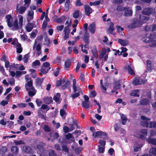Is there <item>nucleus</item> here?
<instances>
[{"mask_svg": "<svg viewBox=\"0 0 156 156\" xmlns=\"http://www.w3.org/2000/svg\"><path fill=\"white\" fill-rule=\"evenodd\" d=\"M19 25L18 24V21L17 18L15 20L12 24L10 22V20L12 19V17L11 15H8L5 16L8 26L9 27H12V29L13 30H17L22 28L23 26V17L20 15H19Z\"/></svg>", "mask_w": 156, "mask_h": 156, "instance_id": "1", "label": "nucleus"}, {"mask_svg": "<svg viewBox=\"0 0 156 156\" xmlns=\"http://www.w3.org/2000/svg\"><path fill=\"white\" fill-rule=\"evenodd\" d=\"M76 80L74 79L73 80V90L74 93L71 95V98L74 99L80 95V94L83 93V91L81 89L79 86H76Z\"/></svg>", "mask_w": 156, "mask_h": 156, "instance_id": "2", "label": "nucleus"}, {"mask_svg": "<svg viewBox=\"0 0 156 156\" xmlns=\"http://www.w3.org/2000/svg\"><path fill=\"white\" fill-rule=\"evenodd\" d=\"M142 25V23L139 20L136 19L133 23L128 25V27L129 28L133 29L137 27H140Z\"/></svg>", "mask_w": 156, "mask_h": 156, "instance_id": "3", "label": "nucleus"}, {"mask_svg": "<svg viewBox=\"0 0 156 156\" xmlns=\"http://www.w3.org/2000/svg\"><path fill=\"white\" fill-rule=\"evenodd\" d=\"M92 135L94 136L95 137L98 136H99L100 137H101V136H104V139H108V138L107 133L101 131H97L95 133H93Z\"/></svg>", "mask_w": 156, "mask_h": 156, "instance_id": "4", "label": "nucleus"}, {"mask_svg": "<svg viewBox=\"0 0 156 156\" xmlns=\"http://www.w3.org/2000/svg\"><path fill=\"white\" fill-rule=\"evenodd\" d=\"M146 81L142 79H135L133 82V84L134 86L144 84Z\"/></svg>", "mask_w": 156, "mask_h": 156, "instance_id": "5", "label": "nucleus"}, {"mask_svg": "<svg viewBox=\"0 0 156 156\" xmlns=\"http://www.w3.org/2000/svg\"><path fill=\"white\" fill-rule=\"evenodd\" d=\"M141 125L143 127L152 128V122H148L147 121H142L140 122Z\"/></svg>", "mask_w": 156, "mask_h": 156, "instance_id": "6", "label": "nucleus"}, {"mask_svg": "<svg viewBox=\"0 0 156 156\" xmlns=\"http://www.w3.org/2000/svg\"><path fill=\"white\" fill-rule=\"evenodd\" d=\"M151 37L152 35L151 34L149 35L148 34H146L145 37L143 38V41L145 43L152 42L154 41V40L153 38Z\"/></svg>", "mask_w": 156, "mask_h": 156, "instance_id": "7", "label": "nucleus"}, {"mask_svg": "<svg viewBox=\"0 0 156 156\" xmlns=\"http://www.w3.org/2000/svg\"><path fill=\"white\" fill-rule=\"evenodd\" d=\"M84 9L85 13L88 16H89L94 11L88 5H85Z\"/></svg>", "mask_w": 156, "mask_h": 156, "instance_id": "8", "label": "nucleus"}, {"mask_svg": "<svg viewBox=\"0 0 156 156\" xmlns=\"http://www.w3.org/2000/svg\"><path fill=\"white\" fill-rule=\"evenodd\" d=\"M46 145L45 143L41 142H40L39 144L37 145L36 147L40 152L43 153L44 151V147Z\"/></svg>", "mask_w": 156, "mask_h": 156, "instance_id": "9", "label": "nucleus"}, {"mask_svg": "<svg viewBox=\"0 0 156 156\" xmlns=\"http://www.w3.org/2000/svg\"><path fill=\"white\" fill-rule=\"evenodd\" d=\"M153 12V9L151 8H147L144 9L142 11L143 14L150 16Z\"/></svg>", "mask_w": 156, "mask_h": 156, "instance_id": "10", "label": "nucleus"}, {"mask_svg": "<svg viewBox=\"0 0 156 156\" xmlns=\"http://www.w3.org/2000/svg\"><path fill=\"white\" fill-rule=\"evenodd\" d=\"M124 15L126 16H131L132 15L133 11L132 9H129L128 7H124Z\"/></svg>", "mask_w": 156, "mask_h": 156, "instance_id": "11", "label": "nucleus"}, {"mask_svg": "<svg viewBox=\"0 0 156 156\" xmlns=\"http://www.w3.org/2000/svg\"><path fill=\"white\" fill-rule=\"evenodd\" d=\"M19 5L18 4L17 5L16 11L17 12L20 14H22L25 11L27 8L25 6H20V8H18Z\"/></svg>", "mask_w": 156, "mask_h": 156, "instance_id": "12", "label": "nucleus"}, {"mask_svg": "<svg viewBox=\"0 0 156 156\" xmlns=\"http://www.w3.org/2000/svg\"><path fill=\"white\" fill-rule=\"evenodd\" d=\"M44 102L46 104L49 105L51 103H53V101L51 97H44L43 99Z\"/></svg>", "mask_w": 156, "mask_h": 156, "instance_id": "13", "label": "nucleus"}, {"mask_svg": "<svg viewBox=\"0 0 156 156\" xmlns=\"http://www.w3.org/2000/svg\"><path fill=\"white\" fill-rule=\"evenodd\" d=\"M23 149L24 151L27 154H30L32 153V149L29 146H23Z\"/></svg>", "mask_w": 156, "mask_h": 156, "instance_id": "14", "label": "nucleus"}, {"mask_svg": "<svg viewBox=\"0 0 156 156\" xmlns=\"http://www.w3.org/2000/svg\"><path fill=\"white\" fill-rule=\"evenodd\" d=\"M33 80H31L28 81L25 84V87L26 89L28 87H30L29 88L31 89V90H35L34 87L33 86Z\"/></svg>", "mask_w": 156, "mask_h": 156, "instance_id": "15", "label": "nucleus"}, {"mask_svg": "<svg viewBox=\"0 0 156 156\" xmlns=\"http://www.w3.org/2000/svg\"><path fill=\"white\" fill-rule=\"evenodd\" d=\"M60 93H57L53 97V99L55 101L57 104H59L60 103V101L59 100L60 98Z\"/></svg>", "mask_w": 156, "mask_h": 156, "instance_id": "16", "label": "nucleus"}, {"mask_svg": "<svg viewBox=\"0 0 156 156\" xmlns=\"http://www.w3.org/2000/svg\"><path fill=\"white\" fill-rule=\"evenodd\" d=\"M118 42L122 46H126L129 44V41L127 40H123L119 39L118 41Z\"/></svg>", "mask_w": 156, "mask_h": 156, "instance_id": "17", "label": "nucleus"}, {"mask_svg": "<svg viewBox=\"0 0 156 156\" xmlns=\"http://www.w3.org/2000/svg\"><path fill=\"white\" fill-rule=\"evenodd\" d=\"M88 29L92 34H94L95 30V24L94 23H92L90 24L89 26Z\"/></svg>", "mask_w": 156, "mask_h": 156, "instance_id": "18", "label": "nucleus"}, {"mask_svg": "<svg viewBox=\"0 0 156 156\" xmlns=\"http://www.w3.org/2000/svg\"><path fill=\"white\" fill-rule=\"evenodd\" d=\"M89 35L88 32H85L83 37V41L86 44H89Z\"/></svg>", "mask_w": 156, "mask_h": 156, "instance_id": "19", "label": "nucleus"}, {"mask_svg": "<svg viewBox=\"0 0 156 156\" xmlns=\"http://www.w3.org/2000/svg\"><path fill=\"white\" fill-rule=\"evenodd\" d=\"M11 152L15 155H17L19 154V148L16 146H13L11 148Z\"/></svg>", "mask_w": 156, "mask_h": 156, "instance_id": "20", "label": "nucleus"}, {"mask_svg": "<svg viewBox=\"0 0 156 156\" xmlns=\"http://www.w3.org/2000/svg\"><path fill=\"white\" fill-rule=\"evenodd\" d=\"M91 52L93 55L96 58L98 57V55L96 46H94L91 49Z\"/></svg>", "mask_w": 156, "mask_h": 156, "instance_id": "21", "label": "nucleus"}, {"mask_svg": "<svg viewBox=\"0 0 156 156\" xmlns=\"http://www.w3.org/2000/svg\"><path fill=\"white\" fill-rule=\"evenodd\" d=\"M33 27V23L28 22L26 26V28L27 32H30L32 31Z\"/></svg>", "mask_w": 156, "mask_h": 156, "instance_id": "22", "label": "nucleus"}, {"mask_svg": "<svg viewBox=\"0 0 156 156\" xmlns=\"http://www.w3.org/2000/svg\"><path fill=\"white\" fill-rule=\"evenodd\" d=\"M16 52L18 54H20L23 51V48L21 47V44L19 43H18L16 45Z\"/></svg>", "mask_w": 156, "mask_h": 156, "instance_id": "23", "label": "nucleus"}, {"mask_svg": "<svg viewBox=\"0 0 156 156\" xmlns=\"http://www.w3.org/2000/svg\"><path fill=\"white\" fill-rule=\"evenodd\" d=\"M146 62L147 69L148 71H151L152 69V63L151 61L147 60Z\"/></svg>", "mask_w": 156, "mask_h": 156, "instance_id": "24", "label": "nucleus"}, {"mask_svg": "<svg viewBox=\"0 0 156 156\" xmlns=\"http://www.w3.org/2000/svg\"><path fill=\"white\" fill-rule=\"evenodd\" d=\"M114 24L113 23L111 22L110 23V26L108 29V31L111 34H112L113 31L115 30V28L114 27Z\"/></svg>", "mask_w": 156, "mask_h": 156, "instance_id": "25", "label": "nucleus"}, {"mask_svg": "<svg viewBox=\"0 0 156 156\" xmlns=\"http://www.w3.org/2000/svg\"><path fill=\"white\" fill-rule=\"evenodd\" d=\"M149 102V100L147 99H144L140 101V104L143 105H147Z\"/></svg>", "mask_w": 156, "mask_h": 156, "instance_id": "26", "label": "nucleus"}, {"mask_svg": "<svg viewBox=\"0 0 156 156\" xmlns=\"http://www.w3.org/2000/svg\"><path fill=\"white\" fill-rule=\"evenodd\" d=\"M51 69V67H49V68H44V67H41V69H40V71L41 73L44 74H46Z\"/></svg>", "mask_w": 156, "mask_h": 156, "instance_id": "27", "label": "nucleus"}, {"mask_svg": "<svg viewBox=\"0 0 156 156\" xmlns=\"http://www.w3.org/2000/svg\"><path fill=\"white\" fill-rule=\"evenodd\" d=\"M65 19L66 16H62L60 17L57 18L55 22L58 23H60L64 21Z\"/></svg>", "mask_w": 156, "mask_h": 156, "instance_id": "28", "label": "nucleus"}, {"mask_svg": "<svg viewBox=\"0 0 156 156\" xmlns=\"http://www.w3.org/2000/svg\"><path fill=\"white\" fill-rule=\"evenodd\" d=\"M147 140L149 144L156 145V139L148 138Z\"/></svg>", "mask_w": 156, "mask_h": 156, "instance_id": "29", "label": "nucleus"}, {"mask_svg": "<svg viewBox=\"0 0 156 156\" xmlns=\"http://www.w3.org/2000/svg\"><path fill=\"white\" fill-rule=\"evenodd\" d=\"M121 87V84L120 82L119 81H117L115 84L113 89L114 90H117L120 89Z\"/></svg>", "mask_w": 156, "mask_h": 156, "instance_id": "30", "label": "nucleus"}, {"mask_svg": "<svg viewBox=\"0 0 156 156\" xmlns=\"http://www.w3.org/2000/svg\"><path fill=\"white\" fill-rule=\"evenodd\" d=\"M43 39V36L42 35H41L37 37V38L35 39L34 45L36 44L38 41L41 42L42 41Z\"/></svg>", "mask_w": 156, "mask_h": 156, "instance_id": "31", "label": "nucleus"}, {"mask_svg": "<svg viewBox=\"0 0 156 156\" xmlns=\"http://www.w3.org/2000/svg\"><path fill=\"white\" fill-rule=\"evenodd\" d=\"M44 44L47 45L48 47H50L51 43L49 39L47 36L44 38Z\"/></svg>", "mask_w": 156, "mask_h": 156, "instance_id": "32", "label": "nucleus"}, {"mask_svg": "<svg viewBox=\"0 0 156 156\" xmlns=\"http://www.w3.org/2000/svg\"><path fill=\"white\" fill-rule=\"evenodd\" d=\"M139 91V89H136L133 92H132L130 93V95L131 96H133L135 97H139V95L137 94Z\"/></svg>", "mask_w": 156, "mask_h": 156, "instance_id": "33", "label": "nucleus"}, {"mask_svg": "<svg viewBox=\"0 0 156 156\" xmlns=\"http://www.w3.org/2000/svg\"><path fill=\"white\" fill-rule=\"evenodd\" d=\"M65 82V80L64 79L62 80H59L56 81V87H58L61 85L62 84L64 83Z\"/></svg>", "mask_w": 156, "mask_h": 156, "instance_id": "34", "label": "nucleus"}, {"mask_svg": "<svg viewBox=\"0 0 156 156\" xmlns=\"http://www.w3.org/2000/svg\"><path fill=\"white\" fill-rule=\"evenodd\" d=\"M90 104L88 102L83 101L82 103V106L85 109H87L89 108Z\"/></svg>", "mask_w": 156, "mask_h": 156, "instance_id": "35", "label": "nucleus"}, {"mask_svg": "<svg viewBox=\"0 0 156 156\" xmlns=\"http://www.w3.org/2000/svg\"><path fill=\"white\" fill-rule=\"evenodd\" d=\"M71 64V62L70 59H68L65 61L64 66L65 68H69Z\"/></svg>", "mask_w": 156, "mask_h": 156, "instance_id": "36", "label": "nucleus"}, {"mask_svg": "<svg viewBox=\"0 0 156 156\" xmlns=\"http://www.w3.org/2000/svg\"><path fill=\"white\" fill-rule=\"evenodd\" d=\"M80 10H76L75 12H74L73 13V17L75 19H77L78 18L79 16V12Z\"/></svg>", "mask_w": 156, "mask_h": 156, "instance_id": "37", "label": "nucleus"}, {"mask_svg": "<svg viewBox=\"0 0 156 156\" xmlns=\"http://www.w3.org/2000/svg\"><path fill=\"white\" fill-rule=\"evenodd\" d=\"M43 80L44 79L43 78H38L37 79L36 83L38 85L41 86Z\"/></svg>", "mask_w": 156, "mask_h": 156, "instance_id": "38", "label": "nucleus"}, {"mask_svg": "<svg viewBox=\"0 0 156 156\" xmlns=\"http://www.w3.org/2000/svg\"><path fill=\"white\" fill-rule=\"evenodd\" d=\"M30 90L31 89L29 88H27L26 89V90L28 92V94L30 97H32L35 95L36 93L30 91Z\"/></svg>", "mask_w": 156, "mask_h": 156, "instance_id": "39", "label": "nucleus"}, {"mask_svg": "<svg viewBox=\"0 0 156 156\" xmlns=\"http://www.w3.org/2000/svg\"><path fill=\"white\" fill-rule=\"evenodd\" d=\"M127 69L128 72V73L130 75H133L135 73L134 72L131 67L130 66L128 65L127 67Z\"/></svg>", "mask_w": 156, "mask_h": 156, "instance_id": "40", "label": "nucleus"}, {"mask_svg": "<svg viewBox=\"0 0 156 156\" xmlns=\"http://www.w3.org/2000/svg\"><path fill=\"white\" fill-rule=\"evenodd\" d=\"M70 84V81H67L65 84L61 86V88L63 90H65L67 88Z\"/></svg>", "mask_w": 156, "mask_h": 156, "instance_id": "41", "label": "nucleus"}, {"mask_svg": "<svg viewBox=\"0 0 156 156\" xmlns=\"http://www.w3.org/2000/svg\"><path fill=\"white\" fill-rule=\"evenodd\" d=\"M70 5V1L69 0H66L65 3V10L68 11L69 9Z\"/></svg>", "mask_w": 156, "mask_h": 156, "instance_id": "42", "label": "nucleus"}, {"mask_svg": "<svg viewBox=\"0 0 156 156\" xmlns=\"http://www.w3.org/2000/svg\"><path fill=\"white\" fill-rule=\"evenodd\" d=\"M43 129L44 131L46 132H50L51 130L50 128L48 125H46L44 126Z\"/></svg>", "mask_w": 156, "mask_h": 156, "instance_id": "43", "label": "nucleus"}, {"mask_svg": "<svg viewBox=\"0 0 156 156\" xmlns=\"http://www.w3.org/2000/svg\"><path fill=\"white\" fill-rule=\"evenodd\" d=\"M29 57V53H27L24 55L23 57V60L24 62L27 63V62Z\"/></svg>", "mask_w": 156, "mask_h": 156, "instance_id": "44", "label": "nucleus"}, {"mask_svg": "<svg viewBox=\"0 0 156 156\" xmlns=\"http://www.w3.org/2000/svg\"><path fill=\"white\" fill-rule=\"evenodd\" d=\"M116 9L119 11H121L124 10V7H123L122 5H119L117 6Z\"/></svg>", "mask_w": 156, "mask_h": 156, "instance_id": "45", "label": "nucleus"}, {"mask_svg": "<svg viewBox=\"0 0 156 156\" xmlns=\"http://www.w3.org/2000/svg\"><path fill=\"white\" fill-rule=\"evenodd\" d=\"M41 67H44V68H49V67H51L50 66V64L49 63L47 62H44L41 66Z\"/></svg>", "mask_w": 156, "mask_h": 156, "instance_id": "46", "label": "nucleus"}, {"mask_svg": "<svg viewBox=\"0 0 156 156\" xmlns=\"http://www.w3.org/2000/svg\"><path fill=\"white\" fill-rule=\"evenodd\" d=\"M152 25H151L150 26H149L148 25H147L146 26H145V27L144 30L145 31H152Z\"/></svg>", "mask_w": 156, "mask_h": 156, "instance_id": "47", "label": "nucleus"}, {"mask_svg": "<svg viewBox=\"0 0 156 156\" xmlns=\"http://www.w3.org/2000/svg\"><path fill=\"white\" fill-rule=\"evenodd\" d=\"M49 156H55L56 155V153L54 150H50L49 152Z\"/></svg>", "mask_w": 156, "mask_h": 156, "instance_id": "48", "label": "nucleus"}, {"mask_svg": "<svg viewBox=\"0 0 156 156\" xmlns=\"http://www.w3.org/2000/svg\"><path fill=\"white\" fill-rule=\"evenodd\" d=\"M70 32V29L69 27L66 26L64 29V34H69Z\"/></svg>", "mask_w": 156, "mask_h": 156, "instance_id": "49", "label": "nucleus"}, {"mask_svg": "<svg viewBox=\"0 0 156 156\" xmlns=\"http://www.w3.org/2000/svg\"><path fill=\"white\" fill-rule=\"evenodd\" d=\"M40 64V62L38 60H36L32 63V66H39Z\"/></svg>", "mask_w": 156, "mask_h": 156, "instance_id": "50", "label": "nucleus"}, {"mask_svg": "<svg viewBox=\"0 0 156 156\" xmlns=\"http://www.w3.org/2000/svg\"><path fill=\"white\" fill-rule=\"evenodd\" d=\"M106 53V50L105 49H103L101 51L100 53V56L101 58H103Z\"/></svg>", "mask_w": 156, "mask_h": 156, "instance_id": "51", "label": "nucleus"}, {"mask_svg": "<svg viewBox=\"0 0 156 156\" xmlns=\"http://www.w3.org/2000/svg\"><path fill=\"white\" fill-rule=\"evenodd\" d=\"M140 132L143 134L145 135V136H147V130L146 129H142L140 131Z\"/></svg>", "mask_w": 156, "mask_h": 156, "instance_id": "52", "label": "nucleus"}, {"mask_svg": "<svg viewBox=\"0 0 156 156\" xmlns=\"http://www.w3.org/2000/svg\"><path fill=\"white\" fill-rule=\"evenodd\" d=\"M14 143H15V145H20L21 144H25V143L22 140H20L17 141H14Z\"/></svg>", "mask_w": 156, "mask_h": 156, "instance_id": "53", "label": "nucleus"}, {"mask_svg": "<svg viewBox=\"0 0 156 156\" xmlns=\"http://www.w3.org/2000/svg\"><path fill=\"white\" fill-rule=\"evenodd\" d=\"M97 94L95 91L93 90L90 93L89 96L90 97L94 98L96 95Z\"/></svg>", "mask_w": 156, "mask_h": 156, "instance_id": "54", "label": "nucleus"}, {"mask_svg": "<svg viewBox=\"0 0 156 156\" xmlns=\"http://www.w3.org/2000/svg\"><path fill=\"white\" fill-rule=\"evenodd\" d=\"M98 151L100 153H104L105 151V149L104 147H101L100 145L98 146Z\"/></svg>", "mask_w": 156, "mask_h": 156, "instance_id": "55", "label": "nucleus"}, {"mask_svg": "<svg viewBox=\"0 0 156 156\" xmlns=\"http://www.w3.org/2000/svg\"><path fill=\"white\" fill-rule=\"evenodd\" d=\"M60 114L61 116L63 118V116L65 114H66V113L65 112V110L63 109L60 110Z\"/></svg>", "mask_w": 156, "mask_h": 156, "instance_id": "56", "label": "nucleus"}, {"mask_svg": "<svg viewBox=\"0 0 156 156\" xmlns=\"http://www.w3.org/2000/svg\"><path fill=\"white\" fill-rule=\"evenodd\" d=\"M149 152L151 154L156 155V148H152L150 149Z\"/></svg>", "mask_w": 156, "mask_h": 156, "instance_id": "57", "label": "nucleus"}, {"mask_svg": "<svg viewBox=\"0 0 156 156\" xmlns=\"http://www.w3.org/2000/svg\"><path fill=\"white\" fill-rule=\"evenodd\" d=\"M75 4V5L76 6H81L83 5V4L81 2L80 0H77Z\"/></svg>", "mask_w": 156, "mask_h": 156, "instance_id": "58", "label": "nucleus"}, {"mask_svg": "<svg viewBox=\"0 0 156 156\" xmlns=\"http://www.w3.org/2000/svg\"><path fill=\"white\" fill-rule=\"evenodd\" d=\"M121 118L122 119V124L123 125L126 124L127 120V119L126 117H123L121 116Z\"/></svg>", "mask_w": 156, "mask_h": 156, "instance_id": "59", "label": "nucleus"}, {"mask_svg": "<svg viewBox=\"0 0 156 156\" xmlns=\"http://www.w3.org/2000/svg\"><path fill=\"white\" fill-rule=\"evenodd\" d=\"M36 102L37 106H40L42 103V101L39 99H37Z\"/></svg>", "mask_w": 156, "mask_h": 156, "instance_id": "60", "label": "nucleus"}, {"mask_svg": "<svg viewBox=\"0 0 156 156\" xmlns=\"http://www.w3.org/2000/svg\"><path fill=\"white\" fill-rule=\"evenodd\" d=\"M98 143L101 146L105 147V145L106 141L105 140H100Z\"/></svg>", "mask_w": 156, "mask_h": 156, "instance_id": "61", "label": "nucleus"}, {"mask_svg": "<svg viewBox=\"0 0 156 156\" xmlns=\"http://www.w3.org/2000/svg\"><path fill=\"white\" fill-rule=\"evenodd\" d=\"M10 81H9V84L11 85H13L15 84V80L14 78H11L10 79Z\"/></svg>", "mask_w": 156, "mask_h": 156, "instance_id": "62", "label": "nucleus"}, {"mask_svg": "<svg viewBox=\"0 0 156 156\" xmlns=\"http://www.w3.org/2000/svg\"><path fill=\"white\" fill-rule=\"evenodd\" d=\"M20 37L22 40L24 41L27 38V36L26 34L20 35Z\"/></svg>", "mask_w": 156, "mask_h": 156, "instance_id": "63", "label": "nucleus"}, {"mask_svg": "<svg viewBox=\"0 0 156 156\" xmlns=\"http://www.w3.org/2000/svg\"><path fill=\"white\" fill-rule=\"evenodd\" d=\"M63 129L65 133H68V132L70 131V129L68 127L66 126H65L63 127Z\"/></svg>", "mask_w": 156, "mask_h": 156, "instance_id": "64", "label": "nucleus"}]
</instances>
